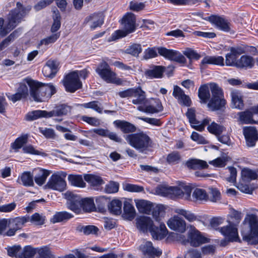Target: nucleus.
I'll list each match as a JSON object with an SVG mask.
<instances>
[{
    "label": "nucleus",
    "instance_id": "nucleus-1",
    "mask_svg": "<svg viewBox=\"0 0 258 258\" xmlns=\"http://www.w3.org/2000/svg\"><path fill=\"white\" fill-rule=\"evenodd\" d=\"M198 97L202 103H207L212 111L225 109L227 101L223 89L219 85L211 82L201 85L198 90Z\"/></svg>",
    "mask_w": 258,
    "mask_h": 258
},
{
    "label": "nucleus",
    "instance_id": "nucleus-2",
    "mask_svg": "<svg viewBox=\"0 0 258 258\" xmlns=\"http://www.w3.org/2000/svg\"><path fill=\"white\" fill-rule=\"evenodd\" d=\"M30 10V8H25L21 3H17L16 8L11 11L9 14L6 25H4V19L0 18V35L5 36L14 29Z\"/></svg>",
    "mask_w": 258,
    "mask_h": 258
},
{
    "label": "nucleus",
    "instance_id": "nucleus-3",
    "mask_svg": "<svg viewBox=\"0 0 258 258\" xmlns=\"http://www.w3.org/2000/svg\"><path fill=\"white\" fill-rule=\"evenodd\" d=\"M241 230L243 239L251 244H258V217L250 214L246 217L243 222Z\"/></svg>",
    "mask_w": 258,
    "mask_h": 258
},
{
    "label": "nucleus",
    "instance_id": "nucleus-4",
    "mask_svg": "<svg viewBox=\"0 0 258 258\" xmlns=\"http://www.w3.org/2000/svg\"><path fill=\"white\" fill-rule=\"evenodd\" d=\"M28 85L30 88V96L35 97V99H38L34 92L35 88V83L33 82V80L31 78L26 77L22 80L19 83V86L17 89V92L15 94L7 95L9 100H11L13 102L15 103L22 99L26 98L29 94Z\"/></svg>",
    "mask_w": 258,
    "mask_h": 258
},
{
    "label": "nucleus",
    "instance_id": "nucleus-5",
    "mask_svg": "<svg viewBox=\"0 0 258 258\" xmlns=\"http://www.w3.org/2000/svg\"><path fill=\"white\" fill-rule=\"evenodd\" d=\"M33 82L36 86L34 89L35 94L38 99H35L33 96L30 97L35 102L45 101L56 92L55 87L51 84H45L34 80Z\"/></svg>",
    "mask_w": 258,
    "mask_h": 258
},
{
    "label": "nucleus",
    "instance_id": "nucleus-6",
    "mask_svg": "<svg viewBox=\"0 0 258 258\" xmlns=\"http://www.w3.org/2000/svg\"><path fill=\"white\" fill-rule=\"evenodd\" d=\"M95 71L100 78L107 83L117 85L122 83L121 79L116 78V74L111 71L110 67L105 61L100 63Z\"/></svg>",
    "mask_w": 258,
    "mask_h": 258
},
{
    "label": "nucleus",
    "instance_id": "nucleus-7",
    "mask_svg": "<svg viewBox=\"0 0 258 258\" xmlns=\"http://www.w3.org/2000/svg\"><path fill=\"white\" fill-rule=\"evenodd\" d=\"M152 143L150 138L143 132L130 135V145L141 152L151 147Z\"/></svg>",
    "mask_w": 258,
    "mask_h": 258
},
{
    "label": "nucleus",
    "instance_id": "nucleus-8",
    "mask_svg": "<svg viewBox=\"0 0 258 258\" xmlns=\"http://www.w3.org/2000/svg\"><path fill=\"white\" fill-rule=\"evenodd\" d=\"M63 85L67 92L73 93L81 88L82 82L79 78L78 72H73L67 75L63 80Z\"/></svg>",
    "mask_w": 258,
    "mask_h": 258
},
{
    "label": "nucleus",
    "instance_id": "nucleus-9",
    "mask_svg": "<svg viewBox=\"0 0 258 258\" xmlns=\"http://www.w3.org/2000/svg\"><path fill=\"white\" fill-rule=\"evenodd\" d=\"M159 54L166 59L174 61L180 64L186 62L185 57L179 51L173 49H169L164 47H157Z\"/></svg>",
    "mask_w": 258,
    "mask_h": 258
},
{
    "label": "nucleus",
    "instance_id": "nucleus-10",
    "mask_svg": "<svg viewBox=\"0 0 258 258\" xmlns=\"http://www.w3.org/2000/svg\"><path fill=\"white\" fill-rule=\"evenodd\" d=\"M137 109L147 113H158L163 110L161 102L157 98L146 99L143 105L138 106Z\"/></svg>",
    "mask_w": 258,
    "mask_h": 258
},
{
    "label": "nucleus",
    "instance_id": "nucleus-11",
    "mask_svg": "<svg viewBox=\"0 0 258 258\" xmlns=\"http://www.w3.org/2000/svg\"><path fill=\"white\" fill-rule=\"evenodd\" d=\"M65 177L66 175L62 176L59 173L53 174L49 178L45 186L47 188L62 191L66 189L67 186Z\"/></svg>",
    "mask_w": 258,
    "mask_h": 258
},
{
    "label": "nucleus",
    "instance_id": "nucleus-12",
    "mask_svg": "<svg viewBox=\"0 0 258 258\" xmlns=\"http://www.w3.org/2000/svg\"><path fill=\"white\" fill-rule=\"evenodd\" d=\"M122 29L114 31L108 39V41H116L126 36L129 33V12H126L119 21Z\"/></svg>",
    "mask_w": 258,
    "mask_h": 258
},
{
    "label": "nucleus",
    "instance_id": "nucleus-13",
    "mask_svg": "<svg viewBox=\"0 0 258 258\" xmlns=\"http://www.w3.org/2000/svg\"><path fill=\"white\" fill-rule=\"evenodd\" d=\"M229 225L219 228V232L229 240L237 241L239 238L236 225L234 222L228 221Z\"/></svg>",
    "mask_w": 258,
    "mask_h": 258
},
{
    "label": "nucleus",
    "instance_id": "nucleus-14",
    "mask_svg": "<svg viewBox=\"0 0 258 258\" xmlns=\"http://www.w3.org/2000/svg\"><path fill=\"white\" fill-rule=\"evenodd\" d=\"M65 196L68 200L67 208L76 214H80L81 211V198L74 195L71 191H67Z\"/></svg>",
    "mask_w": 258,
    "mask_h": 258
},
{
    "label": "nucleus",
    "instance_id": "nucleus-15",
    "mask_svg": "<svg viewBox=\"0 0 258 258\" xmlns=\"http://www.w3.org/2000/svg\"><path fill=\"white\" fill-rule=\"evenodd\" d=\"M188 240L194 247H198L209 242L208 238L203 236L195 227L191 228L188 232Z\"/></svg>",
    "mask_w": 258,
    "mask_h": 258
},
{
    "label": "nucleus",
    "instance_id": "nucleus-16",
    "mask_svg": "<svg viewBox=\"0 0 258 258\" xmlns=\"http://www.w3.org/2000/svg\"><path fill=\"white\" fill-rule=\"evenodd\" d=\"M243 134L245 137L246 145L248 147L255 146L258 141V133L255 127L244 126L243 128Z\"/></svg>",
    "mask_w": 258,
    "mask_h": 258
},
{
    "label": "nucleus",
    "instance_id": "nucleus-17",
    "mask_svg": "<svg viewBox=\"0 0 258 258\" xmlns=\"http://www.w3.org/2000/svg\"><path fill=\"white\" fill-rule=\"evenodd\" d=\"M136 225L137 229L145 233L150 232L154 222L150 217L142 216L136 219Z\"/></svg>",
    "mask_w": 258,
    "mask_h": 258
},
{
    "label": "nucleus",
    "instance_id": "nucleus-18",
    "mask_svg": "<svg viewBox=\"0 0 258 258\" xmlns=\"http://www.w3.org/2000/svg\"><path fill=\"white\" fill-rule=\"evenodd\" d=\"M172 95L179 104L187 107L191 105L192 102L189 96L186 95L184 91L177 85L174 86Z\"/></svg>",
    "mask_w": 258,
    "mask_h": 258
},
{
    "label": "nucleus",
    "instance_id": "nucleus-19",
    "mask_svg": "<svg viewBox=\"0 0 258 258\" xmlns=\"http://www.w3.org/2000/svg\"><path fill=\"white\" fill-rule=\"evenodd\" d=\"M130 98L133 104L138 106L143 105L147 99L145 92L140 87L130 88Z\"/></svg>",
    "mask_w": 258,
    "mask_h": 258
},
{
    "label": "nucleus",
    "instance_id": "nucleus-20",
    "mask_svg": "<svg viewBox=\"0 0 258 258\" xmlns=\"http://www.w3.org/2000/svg\"><path fill=\"white\" fill-rule=\"evenodd\" d=\"M230 52L226 55L225 63L228 66L236 67L237 58L243 53V50L241 47H231L229 49Z\"/></svg>",
    "mask_w": 258,
    "mask_h": 258
},
{
    "label": "nucleus",
    "instance_id": "nucleus-21",
    "mask_svg": "<svg viewBox=\"0 0 258 258\" xmlns=\"http://www.w3.org/2000/svg\"><path fill=\"white\" fill-rule=\"evenodd\" d=\"M168 231L163 223H161L159 226L153 224L150 233L153 239L160 240L164 239L168 234Z\"/></svg>",
    "mask_w": 258,
    "mask_h": 258
},
{
    "label": "nucleus",
    "instance_id": "nucleus-22",
    "mask_svg": "<svg viewBox=\"0 0 258 258\" xmlns=\"http://www.w3.org/2000/svg\"><path fill=\"white\" fill-rule=\"evenodd\" d=\"M169 228L178 232L183 233L186 230V223L184 220L178 216H174L167 222Z\"/></svg>",
    "mask_w": 258,
    "mask_h": 258
},
{
    "label": "nucleus",
    "instance_id": "nucleus-23",
    "mask_svg": "<svg viewBox=\"0 0 258 258\" xmlns=\"http://www.w3.org/2000/svg\"><path fill=\"white\" fill-rule=\"evenodd\" d=\"M208 20L221 30L229 32L230 30L229 23L223 17L217 15H211L208 17Z\"/></svg>",
    "mask_w": 258,
    "mask_h": 258
},
{
    "label": "nucleus",
    "instance_id": "nucleus-24",
    "mask_svg": "<svg viewBox=\"0 0 258 258\" xmlns=\"http://www.w3.org/2000/svg\"><path fill=\"white\" fill-rule=\"evenodd\" d=\"M70 107L66 104H61L55 108L52 111H48V117H57L54 120L56 121L60 122L62 120L61 116L66 115L70 111Z\"/></svg>",
    "mask_w": 258,
    "mask_h": 258
},
{
    "label": "nucleus",
    "instance_id": "nucleus-25",
    "mask_svg": "<svg viewBox=\"0 0 258 258\" xmlns=\"http://www.w3.org/2000/svg\"><path fill=\"white\" fill-rule=\"evenodd\" d=\"M166 68L162 66L152 65L150 69L145 72V75L150 79L162 78Z\"/></svg>",
    "mask_w": 258,
    "mask_h": 258
},
{
    "label": "nucleus",
    "instance_id": "nucleus-26",
    "mask_svg": "<svg viewBox=\"0 0 258 258\" xmlns=\"http://www.w3.org/2000/svg\"><path fill=\"white\" fill-rule=\"evenodd\" d=\"M179 185L180 187L170 186V198H172L173 197L181 198L183 197L184 192L187 196H190L191 192V188L189 186L185 185L184 183H182Z\"/></svg>",
    "mask_w": 258,
    "mask_h": 258
},
{
    "label": "nucleus",
    "instance_id": "nucleus-27",
    "mask_svg": "<svg viewBox=\"0 0 258 258\" xmlns=\"http://www.w3.org/2000/svg\"><path fill=\"white\" fill-rule=\"evenodd\" d=\"M90 21H92L90 25L91 30H95L97 27H100L104 23V18L101 13H94L85 19L84 23H88Z\"/></svg>",
    "mask_w": 258,
    "mask_h": 258
},
{
    "label": "nucleus",
    "instance_id": "nucleus-28",
    "mask_svg": "<svg viewBox=\"0 0 258 258\" xmlns=\"http://www.w3.org/2000/svg\"><path fill=\"white\" fill-rule=\"evenodd\" d=\"M238 116V121L241 124H257V121L253 119V115L249 109L244 111H241L237 113Z\"/></svg>",
    "mask_w": 258,
    "mask_h": 258
},
{
    "label": "nucleus",
    "instance_id": "nucleus-29",
    "mask_svg": "<svg viewBox=\"0 0 258 258\" xmlns=\"http://www.w3.org/2000/svg\"><path fill=\"white\" fill-rule=\"evenodd\" d=\"M186 166L189 169L197 170L207 169L209 167L207 163L198 159H190L185 163Z\"/></svg>",
    "mask_w": 258,
    "mask_h": 258
},
{
    "label": "nucleus",
    "instance_id": "nucleus-30",
    "mask_svg": "<svg viewBox=\"0 0 258 258\" xmlns=\"http://www.w3.org/2000/svg\"><path fill=\"white\" fill-rule=\"evenodd\" d=\"M35 172L34 180L36 183L40 186L43 185L45 182L47 177L50 173V171L42 168L36 169Z\"/></svg>",
    "mask_w": 258,
    "mask_h": 258
},
{
    "label": "nucleus",
    "instance_id": "nucleus-31",
    "mask_svg": "<svg viewBox=\"0 0 258 258\" xmlns=\"http://www.w3.org/2000/svg\"><path fill=\"white\" fill-rule=\"evenodd\" d=\"M84 179L95 189H98V187L103 184L104 182L102 178L98 175L92 174H85Z\"/></svg>",
    "mask_w": 258,
    "mask_h": 258
},
{
    "label": "nucleus",
    "instance_id": "nucleus-32",
    "mask_svg": "<svg viewBox=\"0 0 258 258\" xmlns=\"http://www.w3.org/2000/svg\"><path fill=\"white\" fill-rule=\"evenodd\" d=\"M73 217L74 215L66 211L57 212L51 218L50 221L53 224L66 222Z\"/></svg>",
    "mask_w": 258,
    "mask_h": 258
},
{
    "label": "nucleus",
    "instance_id": "nucleus-33",
    "mask_svg": "<svg viewBox=\"0 0 258 258\" xmlns=\"http://www.w3.org/2000/svg\"><path fill=\"white\" fill-rule=\"evenodd\" d=\"M211 64L223 66L224 65V59L221 56H206L202 60L201 66Z\"/></svg>",
    "mask_w": 258,
    "mask_h": 258
},
{
    "label": "nucleus",
    "instance_id": "nucleus-34",
    "mask_svg": "<svg viewBox=\"0 0 258 258\" xmlns=\"http://www.w3.org/2000/svg\"><path fill=\"white\" fill-rule=\"evenodd\" d=\"M148 20L145 19H137L134 14L130 13V33L134 32L139 28L143 27L144 24Z\"/></svg>",
    "mask_w": 258,
    "mask_h": 258
},
{
    "label": "nucleus",
    "instance_id": "nucleus-35",
    "mask_svg": "<svg viewBox=\"0 0 258 258\" xmlns=\"http://www.w3.org/2000/svg\"><path fill=\"white\" fill-rule=\"evenodd\" d=\"M153 206V203L144 200H139L136 202V207L139 212L148 215L151 214Z\"/></svg>",
    "mask_w": 258,
    "mask_h": 258
},
{
    "label": "nucleus",
    "instance_id": "nucleus-36",
    "mask_svg": "<svg viewBox=\"0 0 258 258\" xmlns=\"http://www.w3.org/2000/svg\"><path fill=\"white\" fill-rule=\"evenodd\" d=\"M254 62L252 57L248 55H242L239 59L237 60L236 67L239 69L252 68L254 65Z\"/></svg>",
    "mask_w": 258,
    "mask_h": 258
},
{
    "label": "nucleus",
    "instance_id": "nucleus-37",
    "mask_svg": "<svg viewBox=\"0 0 258 258\" xmlns=\"http://www.w3.org/2000/svg\"><path fill=\"white\" fill-rule=\"evenodd\" d=\"M8 220L10 226H14L18 230H20L22 228L26 223L28 222V215L17 217Z\"/></svg>",
    "mask_w": 258,
    "mask_h": 258
},
{
    "label": "nucleus",
    "instance_id": "nucleus-38",
    "mask_svg": "<svg viewBox=\"0 0 258 258\" xmlns=\"http://www.w3.org/2000/svg\"><path fill=\"white\" fill-rule=\"evenodd\" d=\"M48 115V111L36 110L28 112L26 115V119L32 121L42 117L49 118Z\"/></svg>",
    "mask_w": 258,
    "mask_h": 258
},
{
    "label": "nucleus",
    "instance_id": "nucleus-39",
    "mask_svg": "<svg viewBox=\"0 0 258 258\" xmlns=\"http://www.w3.org/2000/svg\"><path fill=\"white\" fill-rule=\"evenodd\" d=\"M143 251L146 256H160L162 254V251L155 248L150 241L146 242L144 246Z\"/></svg>",
    "mask_w": 258,
    "mask_h": 258
},
{
    "label": "nucleus",
    "instance_id": "nucleus-40",
    "mask_svg": "<svg viewBox=\"0 0 258 258\" xmlns=\"http://www.w3.org/2000/svg\"><path fill=\"white\" fill-rule=\"evenodd\" d=\"M96 209L95 205L93 198H81V211L91 212Z\"/></svg>",
    "mask_w": 258,
    "mask_h": 258
},
{
    "label": "nucleus",
    "instance_id": "nucleus-41",
    "mask_svg": "<svg viewBox=\"0 0 258 258\" xmlns=\"http://www.w3.org/2000/svg\"><path fill=\"white\" fill-rule=\"evenodd\" d=\"M232 102L235 108L242 109L244 107V103L242 97L239 92L233 91L231 92Z\"/></svg>",
    "mask_w": 258,
    "mask_h": 258
},
{
    "label": "nucleus",
    "instance_id": "nucleus-42",
    "mask_svg": "<svg viewBox=\"0 0 258 258\" xmlns=\"http://www.w3.org/2000/svg\"><path fill=\"white\" fill-rule=\"evenodd\" d=\"M20 183L25 186H33L34 183V177L30 172H23L19 178Z\"/></svg>",
    "mask_w": 258,
    "mask_h": 258
},
{
    "label": "nucleus",
    "instance_id": "nucleus-43",
    "mask_svg": "<svg viewBox=\"0 0 258 258\" xmlns=\"http://www.w3.org/2000/svg\"><path fill=\"white\" fill-rule=\"evenodd\" d=\"M46 217L42 214L35 213L31 216H28V222L36 226H42L44 224Z\"/></svg>",
    "mask_w": 258,
    "mask_h": 258
},
{
    "label": "nucleus",
    "instance_id": "nucleus-44",
    "mask_svg": "<svg viewBox=\"0 0 258 258\" xmlns=\"http://www.w3.org/2000/svg\"><path fill=\"white\" fill-rule=\"evenodd\" d=\"M207 130L210 133L217 137L221 135L223 132L225 131L226 127L222 125L213 121L208 126Z\"/></svg>",
    "mask_w": 258,
    "mask_h": 258
},
{
    "label": "nucleus",
    "instance_id": "nucleus-45",
    "mask_svg": "<svg viewBox=\"0 0 258 258\" xmlns=\"http://www.w3.org/2000/svg\"><path fill=\"white\" fill-rule=\"evenodd\" d=\"M108 207L110 212L114 215H118L121 213L122 203L119 200H112Z\"/></svg>",
    "mask_w": 258,
    "mask_h": 258
},
{
    "label": "nucleus",
    "instance_id": "nucleus-46",
    "mask_svg": "<svg viewBox=\"0 0 258 258\" xmlns=\"http://www.w3.org/2000/svg\"><path fill=\"white\" fill-rule=\"evenodd\" d=\"M84 133V135L87 138H94L95 135L94 133L103 137H106L108 130L102 128H93L89 131H83Z\"/></svg>",
    "mask_w": 258,
    "mask_h": 258
},
{
    "label": "nucleus",
    "instance_id": "nucleus-47",
    "mask_svg": "<svg viewBox=\"0 0 258 258\" xmlns=\"http://www.w3.org/2000/svg\"><path fill=\"white\" fill-rule=\"evenodd\" d=\"M69 183L73 186L84 187L86 185L81 175L70 174L68 176Z\"/></svg>",
    "mask_w": 258,
    "mask_h": 258
},
{
    "label": "nucleus",
    "instance_id": "nucleus-48",
    "mask_svg": "<svg viewBox=\"0 0 258 258\" xmlns=\"http://www.w3.org/2000/svg\"><path fill=\"white\" fill-rule=\"evenodd\" d=\"M28 136L27 135H24L21 137L17 138L15 142L11 144L12 148L17 152L19 149L21 148H23L24 145L27 143L28 141Z\"/></svg>",
    "mask_w": 258,
    "mask_h": 258
},
{
    "label": "nucleus",
    "instance_id": "nucleus-49",
    "mask_svg": "<svg viewBox=\"0 0 258 258\" xmlns=\"http://www.w3.org/2000/svg\"><path fill=\"white\" fill-rule=\"evenodd\" d=\"M37 249L30 245L26 246L21 250V254L19 258H33L37 253Z\"/></svg>",
    "mask_w": 258,
    "mask_h": 258
},
{
    "label": "nucleus",
    "instance_id": "nucleus-50",
    "mask_svg": "<svg viewBox=\"0 0 258 258\" xmlns=\"http://www.w3.org/2000/svg\"><path fill=\"white\" fill-rule=\"evenodd\" d=\"M151 212L153 217L158 222L160 221L161 217L165 213V209L162 205H157L155 207L153 205Z\"/></svg>",
    "mask_w": 258,
    "mask_h": 258
},
{
    "label": "nucleus",
    "instance_id": "nucleus-51",
    "mask_svg": "<svg viewBox=\"0 0 258 258\" xmlns=\"http://www.w3.org/2000/svg\"><path fill=\"white\" fill-rule=\"evenodd\" d=\"M77 230L79 231L83 232L86 235H89L97 234L98 228L94 225H79L77 227Z\"/></svg>",
    "mask_w": 258,
    "mask_h": 258
},
{
    "label": "nucleus",
    "instance_id": "nucleus-52",
    "mask_svg": "<svg viewBox=\"0 0 258 258\" xmlns=\"http://www.w3.org/2000/svg\"><path fill=\"white\" fill-rule=\"evenodd\" d=\"M181 159L180 153L178 151H173L167 156L166 162L169 164L174 165L178 164Z\"/></svg>",
    "mask_w": 258,
    "mask_h": 258
},
{
    "label": "nucleus",
    "instance_id": "nucleus-53",
    "mask_svg": "<svg viewBox=\"0 0 258 258\" xmlns=\"http://www.w3.org/2000/svg\"><path fill=\"white\" fill-rule=\"evenodd\" d=\"M85 108H91L99 113H102L103 108L101 107V104L97 101H91L80 105Z\"/></svg>",
    "mask_w": 258,
    "mask_h": 258
},
{
    "label": "nucleus",
    "instance_id": "nucleus-54",
    "mask_svg": "<svg viewBox=\"0 0 258 258\" xmlns=\"http://www.w3.org/2000/svg\"><path fill=\"white\" fill-rule=\"evenodd\" d=\"M185 114L192 128V126L200 123V121L196 119V109L194 108H188Z\"/></svg>",
    "mask_w": 258,
    "mask_h": 258
},
{
    "label": "nucleus",
    "instance_id": "nucleus-55",
    "mask_svg": "<svg viewBox=\"0 0 258 258\" xmlns=\"http://www.w3.org/2000/svg\"><path fill=\"white\" fill-rule=\"evenodd\" d=\"M241 176L245 180H254L257 179L258 175L256 171L244 168L241 171Z\"/></svg>",
    "mask_w": 258,
    "mask_h": 258
},
{
    "label": "nucleus",
    "instance_id": "nucleus-56",
    "mask_svg": "<svg viewBox=\"0 0 258 258\" xmlns=\"http://www.w3.org/2000/svg\"><path fill=\"white\" fill-rule=\"evenodd\" d=\"M192 197L197 200L207 201L208 199V195L204 189L196 188L192 194Z\"/></svg>",
    "mask_w": 258,
    "mask_h": 258
},
{
    "label": "nucleus",
    "instance_id": "nucleus-57",
    "mask_svg": "<svg viewBox=\"0 0 258 258\" xmlns=\"http://www.w3.org/2000/svg\"><path fill=\"white\" fill-rule=\"evenodd\" d=\"M18 30L13 32L9 36L0 43V50L8 46L10 43L18 36Z\"/></svg>",
    "mask_w": 258,
    "mask_h": 258
},
{
    "label": "nucleus",
    "instance_id": "nucleus-58",
    "mask_svg": "<svg viewBox=\"0 0 258 258\" xmlns=\"http://www.w3.org/2000/svg\"><path fill=\"white\" fill-rule=\"evenodd\" d=\"M38 254L36 258H54L51 251L47 247H42L37 249Z\"/></svg>",
    "mask_w": 258,
    "mask_h": 258
},
{
    "label": "nucleus",
    "instance_id": "nucleus-59",
    "mask_svg": "<svg viewBox=\"0 0 258 258\" xmlns=\"http://www.w3.org/2000/svg\"><path fill=\"white\" fill-rule=\"evenodd\" d=\"M114 125L123 133H129V122L121 120H116L113 122Z\"/></svg>",
    "mask_w": 258,
    "mask_h": 258
},
{
    "label": "nucleus",
    "instance_id": "nucleus-60",
    "mask_svg": "<svg viewBox=\"0 0 258 258\" xmlns=\"http://www.w3.org/2000/svg\"><path fill=\"white\" fill-rule=\"evenodd\" d=\"M59 36V32L54 33L51 35L42 39L39 43V45H47L49 44L54 43L58 39Z\"/></svg>",
    "mask_w": 258,
    "mask_h": 258
},
{
    "label": "nucleus",
    "instance_id": "nucleus-61",
    "mask_svg": "<svg viewBox=\"0 0 258 258\" xmlns=\"http://www.w3.org/2000/svg\"><path fill=\"white\" fill-rule=\"evenodd\" d=\"M165 2L171 4L175 6H184L195 5L198 2V0H163Z\"/></svg>",
    "mask_w": 258,
    "mask_h": 258
},
{
    "label": "nucleus",
    "instance_id": "nucleus-62",
    "mask_svg": "<svg viewBox=\"0 0 258 258\" xmlns=\"http://www.w3.org/2000/svg\"><path fill=\"white\" fill-rule=\"evenodd\" d=\"M176 213L181 215L189 222H193L197 220V216L193 213L183 209H177Z\"/></svg>",
    "mask_w": 258,
    "mask_h": 258
},
{
    "label": "nucleus",
    "instance_id": "nucleus-63",
    "mask_svg": "<svg viewBox=\"0 0 258 258\" xmlns=\"http://www.w3.org/2000/svg\"><path fill=\"white\" fill-rule=\"evenodd\" d=\"M170 186L160 185L156 188V192L157 194L164 197H170Z\"/></svg>",
    "mask_w": 258,
    "mask_h": 258
},
{
    "label": "nucleus",
    "instance_id": "nucleus-64",
    "mask_svg": "<svg viewBox=\"0 0 258 258\" xmlns=\"http://www.w3.org/2000/svg\"><path fill=\"white\" fill-rule=\"evenodd\" d=\"M156 47H149L144 52L143 59L147 60L156 57L158 56Z\"/></svg>",
    "mask_w": 258,
    "mask_h": 258
}]
</instances>
